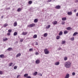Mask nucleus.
I'll list each match as a JSON object with an SVG mask.
<instances>
[{
  "instance_id": "obj_55",
  "label": "nucleus",
  "mask_w": 78,
  "mask_h": 78,
  "mask_svg": "<svg viewBox=\"0 0 78 78\" xmlns=\"http://www.w3.org/2000/svg\"><path fill=\"white\" fill-rule=\"evenodd\" d=\"M72 55L73 56H74V55H75V54H73Z\"/></svg>"
},
{
  "instance_id": "obj_54",
  "label": "nucleus",
  "mask_w": 78,
  "mask_h": 78,
  "mask_svg": "<svg viewBox=\"0 0 78 78\" xmlns=\"http://www.w3.org/2000/svg\"><path fill=\"white\" fill-rule=\"evenodd\" d=\"M74 11L75 12H76V9L74 10Z\"/></svg>"
},
{
  "instance_id": "obj_19",
  "label": "nucleus",
  "mask_w": 78,
  "mask_h": 78,
  "mask_svg": "<svg viewBox=\"0 0 78 78\" xmlns=\"http://www.w3.org/2000/svg\"><path fill=\"white\" fill-rule=\"evenodd\" d=\"M22 9H21L20 8H19L17 9V11L18 12H20V11Z\"/></svg>"
},
{
  "instance_id": "obj_12",
  "label": "nucleus",
  "mask_w": 78,
  "mask_h": 78,
  "mask_svg": "<svg viewBox=\"0 0 78 78\" xmlns=\"http://www.w3.org/2000/svg\"><path fill=\"white\" fill-rule=\"evenodd\" d=\"M58 23V22L56 21H53V22H52V23H53V24L54 25H56V24H57Z\"/></svg>"
},
{
  "instance_id": "obj_15",
  "label": "nucleus",
  "mask_w": 78,
  "mask_h": 78,
  "mask_svg": "<svg viewBox=\"0 0 78 78\" xmlns=\"http://www.w3.org/2000/svg\"><path fill=\"white\" fill-rule=\"evenodd\" d=\"M67 20V18H66V17H63L62 18V20L65 21V20Z\"/></svg>"
},
{
  "instance_id": "obj_25",
  "label": "nucleus",
  "mask_w": 78,
  "mask_h": 78,
  "mask_svg": "<svg viewBox=\"0 0 78 78\" xmlns=\"http://www.w3.org/2000/svg\"><path fill=\"white\" fill-rule=\"evenodd\" d=\"M78 34V33H77V32H75L73 34V36H75V35H76V34Z\"/></svg>"
},
{
  "instance_id": "obj_43",
  "label": "nucleus",
  "mask_w": 78,
  "mask_h": 78,
  "mask_svg": "<svg viewBox=\"0 0 78 78\" xmlns=\"http://www.w3.org/2000/svg\"><path fill=\"white\" fill-rule=\"evenodd\" d=\"M75 75V72L73 73L72 75Z\"/></svg>"
},
{
  "instance_id": "obj_39",
  "label": "nucleus",
  "mask_w": 78,
  "mask_h": 78,
  "mask_svg": "<svg viewBox=\"0 0 78 78\" xmlns=\"http://www.w3.org/2000/svg\"><path fill=\"white\" fill-rule=\"evenodd\" d=\"M62 25H64L65 24V22H62Z\"/></svg>"
},
{
  "instance_id": "obj_40",
  "label": "nucleus",
  "mask_w": 78,
  "mask_h": 78,
  "mask_svg": "<svg viewBox=\"0 0 78 78\" xmlns=\"http://www.w3.org/2000/svg\"><path fill=\"white\" fill-rule=\"evenodd\" d=\"M23 39H21L20 40V41L21 42H23Z\"/></svg>"
},
{
  "instance_id": "obj_23",
  "label": "nucleus",
  "mask_w": 78,
  "mask_h": 78,
  "mask_svg": "<svg viewBox=\"0 0 78 78\" xmlns=\"http://www.w3.org/2000/svg\"><path fill=\"white\" fill-rule=\"evenodd\" d=\"M17 35V32H15L14 33L13 35L14 36H16V35Z\"/></svg>"
},
{
  "instance_id": "obj_52",
  "label": "nucleus",
  "mask_w": 78,
  "mask_h": 78,
  "mask_svg": "<svg viewBox=\"0 0 78 78\" xmlns=\"http://www.w3.org/2000/svg\"><path fill=\"white\" fill-rule=\"evenodd\" d=\"M36 45H38V43H37V42L36 43Z\"/></svg>"
},
{
  "instance_id": "obj_1",
  "label": "nucleus",
  "mask_w": 78,
  "mask_h": 78,
  "mask_svg": "<svg viewBox=\"0 0 78 78\" xmlns=\"http://www.w3.org/2000/svg\"><path fill=\"white\" fill-rule=\"evenodd\" d=\"M64 66L66 68H67V69H69L71 67V65H72V63L71 62H65L64 63Z\"/></svg>"
},
{
  "instance_id": "obj_29",
  "label": "nucleus",
  "mask_w": 78,
  "mask_h": 78,
  "mask_svg": "<svg viewBox=\"0 0 78 78\" xmlns=\"http://www.w3.org/2000/svg\"><path fill=\"white\" fill-rule=\"evenodd\" d=\"M28 74H25L24 75V77H27L28 76Z\"/></svg>"
},
{
  "instance_id": "obj_36",
  "label": "nucleus",
  "mask_w": 78,
  "mask_h": 78,
  "mask_svg": "<svg viewBox=\"0 0 78 78\" xmlns=\"http://www.w3.org/2000/svg\"><path fill=\"white\" fill-rule=\"evenodd\" d=\"M71 41H73L74 40V37H73L71 38Z\"/></svg>"
},
{
  "instance_id": "obj_10",
  "label": "nucleus",
  "mask_w": 78,
  "mask_h": 78,
  "mask_svg": "<svg viewBox=\"0 0 78 78\" xmlns=\"http://www.w3.org/2000/svg\"><path fill=\"white\" fill-rule=\"evenodd\" d=\"M4 57H5V56L3 54L0 55V58H4Z\"/></svg>"
},
{
  "instance_id": "obj_20",
  "label": "nucleus",
  "mask_w": 78,
  "mask_h": 78,
  "mask_svg": "<svg viewBox=\"0 0 78 78\" xmlns=\"http://www.w3.org/2000/svg\"><path fill=\"white\" fill-rule=\"evenodd\" d=\"M64 34H67L68 33V31L67 30H65L64 32Z\"/></svg>"
},
{
  "instance_id": "obj_37",
  "label": "nucleus",
  "mask_w": 78,
  "mask_h": 78,
  "mask_svg": "<svg viewBox=\"0 0 78 78\" xmlns=\"http://www.w3.org/2000/svg\"><path fill=\"white\" fill-rule=\"evenodd\" d=\"M8 31L9 33H11L12 32V30H11V29H10L8 30Z\"/></svg>"
},
{
  "instance_id": "obj_30",
  "label": "nucleus",
  "mask_w": 78,
  "mask_h": 78,
  "mask_svg": "<svg viewBox=\"0 0 78 78\" xmlns=\"http://www.w3.org/2000/svg\"><path fill=\"white\" fill-rule=\"evenodd\" d=\"M47 33H45L44 34V37H47Z\"/></svg>"
},
{
  "instance_id": "obj_13",
  "label": "nucleus",
  "mask_w": 78,
  "mask_h": 78,
  "mask_svg": "<svg viewBox=\"0 0 78 78\" xmlns=\"http://www.w3.org/2000/svg\"><path fill=\"white\" fill-rule=\"evenodd\" d=\"M12 48H9L7 49V50H8V51H11L12 50Z\"/></svg>"
},
{
  "instance_id": "obj_42",
  "label": "nucleus",
  "mask_w": 78,
  "mask_h": 78,
  "mask_svg": "<svg viewBox=\"0 0 78 78\" xmlns=\"http://www.w3.org/2000/svg\"><path fill=\"white\" fill-rule=\"evenodd\" d=\"M17 69V66H15L14 67V69Z\"/></svg>"
},
{
  "instance_id": "obj_11",
  "label": "nucleus",
  "mask_w": 78,
  "mask_h": 78,
  "mask_svg": "<svg viewBox=\"0 0 78 78\" xmlns=\"http://www.w3.org/2000/svg\"><path fill=\"white\" fill-rule=\"evenodd\" d=\"M14 27H16V26L17 25V22L15 21L14 23Z\"/></svg>"
},
{
  "instance_id": "obj_48",
  "label": "nucleus",
  "mask_w": 78,
  "mask_h": 78,
  "mask_svg": "<svg viewBox=\"0 0 78 78\" xmlns=\"http://www.w3.org/2000/svg\"><path fill=\"white\" fill-rule=\"evenodd\" d=\"M31 76H27L26 78H31Z\"/></svg>"
},
{
  "instance_id": "obj_53",
  "label": "nucleus",
  "mask_w": 78,
  "mask_h": 78,
  "mask_svg": "<svg viewBox=\"0 0 78 78\" xmlns=\"http://www.w3.org/2000/svg\"><path fill=\"white\" fill-rule=\"evenodd\" d=\"M61 48H58V50H61Z\"/></svg>"
},
{
  "instance_id": "obj_18",
  "label": "nucleus",
  "mask_w": 78,
  "mask_h": 78,
  "mask_svg": "<svg viewBox=\"0 0 78 78\" xmlns=\"http://www.w3.org/2000/svg\"><path fill=\"white\" fill-rule=\"evenodd\" d=\"M38 20H37V19H35L34 20V23H37V22Z\"/></svg>"
},
{
  "instance_id": "obj_27",
  "label": "nucleus",
  "mask_w": 78,
  "mask_h": 78,
  "mask_svg": "<svg viewBox=\"0 0 78 78\" xmlns=\"http://www.w3.org/2000/svg\"><path fill=\"white\" fill-rule=\"evenodd\" d=\"M67 30H72V28L70 27H68L67 28Z\"/></svg>"
},
{
  "instance_id": "obj_41",
  "label": "nucleus",
  "mask_w": 78,
  "mask_h": 78,
  "mask_svg": "<svg viewBox=\"0 0 78 78\" xmlns=\"http://www.w3.org/2000/svg\"><path fill=\"white\" fill-rule=\"evenodd\" d=\"M35 55H39V53H38V52H36V53H35Z\"/></svg>"
},
{
  "instance_id": "obj_49",
  "label": "nucleus",
  "mask_w": 78,
  "mask_h": 78,
  "mask_svg": "<svg viewBox=\"0 0 78 78\" xmlns=\"http://www.w3.org/2000/svg\"><path fill=\"white\" fill-rule=\"evenodd\" d=\"M51 0H48V2H51Z\"/></svg>"
},
{
  "instance_id": "obj_47",
  "label": "nucleus",
  "mask_w": 78,
  "mask_h": 78,
  "mask_svg": "<svg viewBox=\"0 0 78 78\" xmlns=\"http://www.w3.org/2000/svg\"><path fill=\"white\" fill-rule=\"evenodd\" d=\"M20 75H18L16 77L17 78H19L20 76Z\"/></svg>"
},
{
  "instance_id": "obj_4",
  "label": "nucleus",
  "mask_w": 78,
  "mask_h": 78,
  "mask_svg": "<svg viewBox=\"0 0 78 78\" xmlns=\"http://www.w3.org/2000/svg\"><path fill=\"white\" fill-rule=\"evenodd\" d=\"M67 14L68 16H71V15H72V11L69 12L67 13Z\"/></svg>"
},
{
  "instance_id": "obj_8",
  "label": "nucleus",
  "mask_w": 78,
  "mask_h": 78,
  "mask_svg": "<svg viewBox=\"0 0 78 78\" xmlns=\"http://www.w3.org/2000/svg\"><path fill=\"white\" fill-rule=\"evenodd\" d=\"M69 74L68 73L67 74L66 76H65V78H69Z\"/></svg>"
},
{
  "instance_id": "obj_22",
  "label": "nucleus",
  "mask_w": 78,
  "mask_h": 78,
  "mask_svg": "<svg viewBox=\"0 0 78 78\" xmlns=\"http://www.w3.org/2000/svg\"><path fill=\"white\" fill-rule=\"evenodd\" d=\"M59 36H61V35H62V31H60V32H59Z\"/></svg>"
},
{
  "instance_id": "obj_5",
  "label": "nucleus",
  "mask_w": 78,
  "mask_h": 78,
  "mask_svg": "<svg viewBox=\"0 0 78 78\" xmlns=\"http://www.w3.org/2000/svg\"><path fill=\"white\" fill-rule=\"evenodd\" d=\"M27 34H28V32H23V33L21 34H22V35H23V36H25V35H27Z\"/></svg>"
},
{
  "instance_id": "obj_6",
  "label": "nucleus",
  "mask_w": 78,
  "mask_h": 78,
  "mask_svg": "<svg viewBox=\"0 0 78 78\" xmlns=\"http://www.w3.org/2000/svg\"><path fill=\"white\" fill-rule=\"evenodd\" d=\"M35 62L37 64H38L40 63V60L39 59H37L36 60Z\"/></svg>"
},
{
  "instance_id": "obj_17",
  "label": "nucleus",
  "mask_w": 78,
  "mask_h": 78,
  "mask_svg": "<svg viewBox=\"0 0 78 78\" xmlns=\"http://www.w3.org/2000/svg\"><path fill=\"white\" fill-rule=\"evenodd\" d=\"M21 55V54L20 53L18 54V55H16V57L17 58V57H19V56H20V55Z\"/></svg>"
},
{
  "instance_id": "obj_28",
  "label": "nucleus",
  "mask_w": 78,
  "mask_h": 78,
  "mask_svg": "<svg viewBox=\"0 0 78 78\" xmlns=\"http://www.w3.org/2000/svg\"><path fill=\"white\" fill-rule=\"evenodd\" d=\"M37 74V72H36L34 73V76H36V75Z\"/></svg>"
},
{
  "instance_id": "obj_56",
  "label": "nucleus",
  "mask_w": 78,
  "mask_h": 78,
  "mask_svg": "<svg viewBox=\"0 0 78 78\" xmlns=\"http://www.w3.org/2000/svg\"><path fill=\"white\" fill-rule=\"evenodd\" d=\"M3 16H2L1 17V18H3Z\"/></svg>"
},
{
  "instance_id": "obj_45",
  "label": "nucleus",
  "mask_w": 78,
  "mask_h": 78,
  "mask_svg": "<svg viewBox=\"0 0 78 78\" xmlns=\"http://www.w3.org/2000/svg\"><path fill=\"white\" fill-rule=\"evenodd\" d=\"M39 75H40V76H42V75L41 73H39Z\"/></svg>"
},
{
  "instance_id": "obj_2",
  "label": "nucleus",
  "mask_w": 78,
  "mask_h": 78,
  "mask_svg": "<svg viewBox=\"0 0 78 78\" xmlns=\"http://www.w3.org/2000/svg\"><path fill=\"white\" fill-rule=\"evenodd\" d=\"M44 52L45 55H48L49 53V51L48 50L47 48H45L44 50Z\"/></svg>"
},
{
  "instance_id": "obj_7",
  "label": "nucleus",
  "mask_w": 78,
  "mask_h": 78,
  "mask_svg": "<svg viewBox=\"0 0 78 78\" xmlns=\"http://www.w3.org/2000/svg\"><path fill=\"white\" fill-rule=\"evenodd\" d=\"M59 65V62H57L55 63V65L56 66H58Z\"/></svg>"
},
{
  "instance_id": "obj_16",
  "label": "nucleus",
  "mask_w": 78,
  "mask_h": 78,
  "mask_svg": "<svg viewBox=\"0 0 78 78\" xmlns=\"http://www.w3.org/2000/svg\"><path fill=\"white\" fill-rule=\"evenodd\" d=\"M50 27V25H48L47 26H46V29H48Z\"/></svg>"
},
{
  "instance_id": "obj_46",
  "label": "nucleus",
  "mask_w": 78,
  "mask_h": 78,
  "mask_svg": "<svg viewBox=\"0 0 78 78\" xmlns=\"http://www.w3.org/2000/svg\"><path fill=\"white\" fill-rule=\"evenodd\" d=\"M6 9L7 10H9V9H10V7L8 8H7Z\"/></svg>"
},
{
  "instance_id": "obj_33",
  "label": "nucleus",
  "mask_w": 78,
  "mask_h": 78,
  "mask_svg": "<svg viewBox=\"0 0 78 78\" xmlns=\"http://www.w3.org/2000/svg\"><path fill=\"white\" fill-rule=\"evenodd\" d=\"M4 27H6L8 26V24L5 23L4 25Z\"/></svg>"
},
{
  "instance_id": "obj_26",
  "label": "nucleus",
  "mask_w": 78,
  "mask_h": 78,
  "mask_svg": "<svg viewBox=\"0 0 78 78\" xmlns=\"http://www.w3.org/2000/svg\"><path fill=\"white\" fill-rule=\"evenodd\" d=\"M56 38L57 39H59L60 38V36H57L56 37Z\"/></svg>"
},
{
  "instance_id": "obj_34",
  "label": "nucleus",
  "mask_w": 78,
  "mask_h": 78,
  "mask_svg": "<svg viewBox=\"0 0 78 78\" xmlns=\"http://www.w3.org/2000/svg\"><path fill=\"white\" fill-rule=\"evenodd\" d=\"M29 50V51H33V49L32 48H30Z\"/></svg>"
},
{
  "instance_id": "obj_14",
  "label": "nucleus",
  "mask_w": 78,
  "mask_h": 78,
  "mask_svg": "<svg viewBox=\"0 0 78 78\" xmlns=\"http://www.w3.org/2000/svg\"><path fill=\"white\" fill-rule=\"evenodd\" d=\"M8 40V38H3V41H6Z\"/></svg>"
},
{
  "instance_id": "obj_3",
  "label": "nucleus",
  "mask_w": 78,
  "mask_h": 78,
  "mask_svg": "<svg viewBox=\"0 0 78 78\" xmlns=\"http://www.w3.org/2000/svg\"><path fill=\"white\" fill-rule=\"evenodd\" d=\"M35 25V24L32 23V24H30L29 25H27V27L29 28H31L32 27H34Z\"/></svg>"
},
{
  "instance_id": "obj_32",
  "label": "nucleus",
  "mask_w": 78,
  "mask_h": 78,
  "mask_svg": "<svg viewBox=\"0 0 78 78\" xmlns=\"http://www.w3.org/2000/svg\"><path fill=\"white\" fill-rule=\"evenodd\" d=\"M12 64H13V63H11L9 64V66L10 67H11V66H12Z\"/></svg>"
},
{
  "instance_id": "obj_44",
  "label": "nucleus",
  "mask_w": 78,
  "mask_h": 78,
  "mask_svg": "<svg viewBox=\"0 0 78 78\" xmlns=\"http://www.w3.org/2000/svg\"><path fill=\"white\" fill-rule=\"evenodd\" d=\"M10 34H10V33H7V35H8V36H9V35H10Z\"/></svg>"
},
{
  "instance_id": "obj_50",
  "label": "nucleus",
  "mask_w": 78,
  "mask_h": 78,
  "mask_svg": "<svg viewBox=\"0 0 78 78\" xmlns=\"http://www.w3.org/2000/svg\"><path fill=\"white\" fill-rule=\"evenodd\" d=\"M76 3H78V0H76Z\"/></svg>"
},
{
  "instance_id": "obj_35",
  "label": "nucleus",
  "mask_w": 78,
  "mask_h": 78,
  "mask_svg": "<svg viewBox=\"0 0 78 78\" xmlns=\"http://www.w3.org/2000/svg\"><path fill=\"white\" fill-rule=\"evenodd\" d=\"M3 73V71H0V75H2Z\"/></svg>"
},
{
  "instance_id": "obj_24",
  "label": "nucleus",
  "mask_w": 78,
  "mask_h": 78,
  "mask_svg": "<svg viewBox=\"0 0 78 78\" xmlns=\"http://www.w3.org/2000/svg\"><path fill=\"white\" fill-rule=\"evenodd\" d=\"M37 35L36 34L34 35L33 36V38H34V39L37 38Z\"/></svg>"
},
{
  "instance_id": "obj_51",
  "label": "nucleus",
  "mask_w": 78,
  "mask_h": 78,
  "mask_svg": "<svg viewBox=\"0 0 78 78\" xmlns=\"http://www.w3.org/2000/svg\"><path fill=\"white\" fill-rule=\"evenodd\" d=\"M76 16L78 17V12L76 14Z\"/></svg>"
},
{
  "instance_id": "obj_31",
  "label": "nucleus",
  "mask_w": 78,
  "mask_h": 78,
  "mask_svg": "<svg viewBox=\"0 0 78 78\" xmlns=\"http://www.w3.org/2000/svg\"><path fill=\"white\" fill-rule=\"evenodd\" d=\"M28 4H29V5H31V4H32V1H29L28 2Z\"/></svg>"
},
{
  "instance_id": "obj_21",
  "label": "nucleus",
  "mask_w": 78,
  "mask_h": 78,
  "mask_svg": "<svg viewBox=\"0 0 78 78\" xmlns=\"http://www.w3.org/2000/svg\"><path fill=\"white\" fill-rule=\"evenodd\" d=\"M64 61H67V57H64Z\"/></svg>"
},
{
  "instance_id": "obj_9",
  "label": "nucleus",
  "mask_w": 78,
  "mask_h": 78,
  "mask_svg": "<svg viewBox=\"0 0 78 78\" xmlns=\"http://www.w3.org/2000/svg\"><path fill=\"white\" fill-rule=\"evenodd\" d=\"M61 8V6L59 5H58L57 6H55V8H56V9H59Z\"/></svg>"
},
{
  "instance_id": "obj_38",
  "label": "nucleus",
  "mask_w": 78,
  "mask_h": 78,
  "mask_svg": "<svg viewBox=\"0 0 78 78\" xmlns=\"http://www.w3.org/2000/svg\"><path fill=\"white\" fill-rule=\"evenodd\" d=\"M66 43V41H62V44H65Z\"/></svg>"
}]
</instances>
